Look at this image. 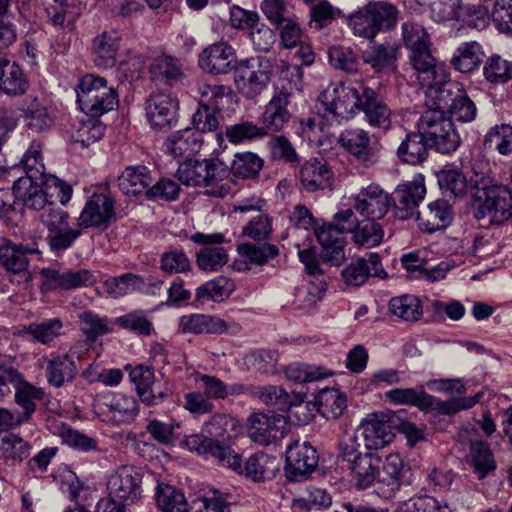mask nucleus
<instances>
[{
    "label": "nucleus",
    "mask_w": 512,
    "mask_h": 512,
    "mask_svg": "<svg viewBox=\"0 0 512 512\" xmlns=\"http://www.w3.org/2000/svg\"><path fill=\"white\" fill-rule=\"evenodd\" d=\"M475 198L480 202L475 217H488L490 223L502 224L512 217V192L489 175L477 172L471 177Z\"/></svg>",
    "instance_id": "1"
},
{
    "label": "nucleus",
    "mask_w": 512,
    "mask_h": 512,
    "mask_svg": "<svg viewBox=\"0 0 512 512\" xmlns=\"http://www.w3.org/2000/svg\"><path fill=\"white\" fill-rule=\"evenodd\" d=\"M229 175L227 167L218 159H188L177 169L176 177L187 186L211 187L208 195L222 198L229 193L230 188L219 185Z\"/></svg>",
    "instance_id": "2"
},
{
    "label": "nucleus",
    "mask_w": 512,
    "mask_h": 512,
    "mask_svg": "<svg viewBox=\"0 0 512 512\" xmlns=\"http://www.w3.org/2000/svg\"><path fill=\"white\" fill-rule=\"evenodd\" d=\"M398 14L397 7L390 2L370 1L349 15L348 25L354 35L372 41L380 31L396 27Z\"/></svg>",
    "instance_id": "3"
},
{
    "label": "nucleus",
    "mask_w": 512,
    "mask_h": 512,
    "mask_svg": "<svg viewBox=\"0 0 512 512\" xmlns=\"http://www.w3.org/2000/svg\"><path fill=\"white\" fill-rule=\"evenodd\" d=\"M386 398L399 405L416 406L422 411H437L442 414L452 415L460 410L473 407L480 401L483 392H478L472 397L452 398L441 401L425 392L423 387L416 388H395L386 392Z\"/></svg>",
    "instance_id": "4"
},
{
    "label": "nucleus",
    "mask_w": 512,
    "mask_h": 512,
    "mask_svg": "<svg viewBox=\"0 0 512 512\" xmlns=\"http://www.w3.org/2000/svg\"><path fill=\"white\" fill-rule=\"evenodd\" d=\"M431 148L450 154L461 145V137L451 117L440 111H424L416 123Z\"/></svg>",
    "instance_id": "5"
},
{
    "label": "nucleus",
    "mask_w": 512,
    "mask_h": 512,
    "mask_svg": "<svg viewBox=\"0 0 512 512\" xmlns=\"http://www.w3.org/2000/svg\"><path fill=\"white\" fill-rule=\"evenodd\" d=\"M359 448L356 438L349 437L340 442L338 458L353 474L356 486L366 489L378 480L381 459L376 453H363Z\"/></svg>",
    "instance_id": "6"
},
{
    "label": "nucleus",
    "mask_w": 512,
    "mask_h": 512,
    "mask_svg": "<svg viewBox=\"0 0 512 512\" xmlns=\"http://www.w3.org/2000/svg\"><path fill=\"white\" fill-rule=\"evenodd\" d=\"M369 87L362 83L346 84L343 82L328 85L320 94L319 102L327 115L338 122L352 118L360 111L364 100L363 89Z\"/></svg>",
    "instance_id": "7"
},
{
    "label": "nucleus",
    "mask_w": 512,
    "mask_h": 512,
    "mask_svg": "<svg viewBox=\"0 0 512 512\" xmlns=\"http://www.w3.org/2000/svg\"><path fill=\"white\" fill-rule=\"evenodd\" d=\"M43 185L59 188L62 193L61 202L64 203L70 199L72 188L55 176H48L45 182L32 181L29 178H18L14 182V191L18 200L26 208L31 210L43 211L51 203L47 199Z\"/></svg>",
    "instance_id": "8"
},
{
    "label": "nucleus",
    "mask_w": 512,
    "mask_h": 512,
    "mask_svg": "<svg viewBox=\"0 0 512 512\" xmlns=\"http://www.w3.org/2000/svg\"><path fill=\"white\" fill-rule=\"evenodd\" d=\"M339 143L366 168L375 166L380 161L382 145L379 139L361 128L346 129L339 136Z\"/></svg>",
    "instance_id": "9"
},
{
    "label": "nucleus",
    "mask_w": 512,
    "mask_h": 512,
    "mask_svg": "<svg viewBox=\"0 0 512 512\" xmlns=\"http://www.w3.org/2000/svg\"><path fill=\"white\" fill-rule=\"evenodd\" d=\"M141 470L132 465L118 467L107 480L109 497L118 499L128 504L138 502L142 497Z\"/></svg>",
    "instance_id": "10"
},
{
    "label": "nucleus",
    "mask_w": 512,
    "mask_h": 512,
    "mask_svg": "<svg viewBox=\"0 0 512 512\" xmlns=\"http://www.w3.org/2000/svg\"><path fill=\"white\" fill-rule=\"evenodd\" d=\"M435 73L436 76L429 79V82L420 84L426 88V106L428 108L426 111H440L442 114H446L463 85L450 80L446 70H438Z\"/></svg>",
    "instance_id": "11"
},
{
    "label": "nucleus",
    "mask_w": 512,
    "mask_h": 512,
    "mask_svg": "<svg viewBox=\"0 0 512 512\" xmlns=\"http://www.w3.org/2000/svg\"><path fill=\"white\" fill-rule=\"evenodd\" d=\"M43 280L41 291L48 293L55 290H75L90 287L96 283V276L88 269L43 268L40 271Z\"/></svg>",
    "instance_id": "12"
},
{
    "label": "nucleus",
    "mask_w": 512,
    "mask_h": 512,
    "mask_svg": "<svg viewBox=\"0 0 512 512\" xmlns=\"http://www.w3.org/2000/svg\"><path fill=\"white\" fill-rule=\"evenodd\" d=\"M190 240L203 246L196 255V264L200 270L214 272L227 263V252L220 246L227 241L224 233L197 232L190 236Z\"/></svg>",
    "instance_id": "13"
},
{
    "label": "nucleus",
    "mask_w": 512,
    "mask_h": 512,
    "mask_svg": "<svg viewBox=\"0 0 512 512\" xmlns=\"http://www.w3.org/2000/svg\"><path fill=\"white\" fill-rule=\"evenodd\" d=\"M182 444L191 452H196L205 458H214L220 466L233 470H241V459L226 444H220L218 440L202 434L187 436Z\"/></svg>",
    "instance_id": "14"
},
{
    "label": "nucleus",
    "mask_w": 512,
    "mask_h": 512,
    "mask_svg": "<svg viewBox=\"0 0 512 512\" xmlns=\"http://www.w3.org/2000/svg\"><path fill=\"white\" fill-rule=\"evenodd\" d=\"M130 381L135 385L137 395L147 406H156L163 403L171 394L167 385H161L156 380L154 371L144 365H137L129 373Z\"/></svg>",
    "instance_id": "15"
},
{
    "label": "nucleus",
    "mask_w": 512,
    "mask_h": 512,
    "mask_svg": "<svg viewBox=\"0 0 512 512\" xmlns=\"http://www.w3.org/2000/svg\"><path fill=\"white\" fill-rule=\"evenodd\" d=\"M318 454L307 442L295 441L286 449V474L294 481H299L312 473L318 466Z\"/></svg>",
    "instance_id": "16"
},
{
    "label": "nucleus",
    "mask_w": 512,
    "mask_h": 512,
    "mask_svg": "<svg viewBox=\"0 0 512 512\" xmlns=\"http://www.w3.org/2000/svg\"><path fill=\"white\" fill-rule=\"evenodd\" d=\"M392 202V196L379 185L370 184L355 196L353 208L368 219L379 220L389 212Z\"/></svg>",
    "instance_id": "17"
},
{
    "label": "nucleus",
    "mask_w": 512,
    "mask_h": 512,
    "mask_svg": "<svg viewBox=\"0 0 512 512\" xmlns=\"http://www.w3.org/2000/svg\"><path fill=\"white\" fill-rule=\"evenodd\" d=\"M248 423L249 437L261 445L282 439L286 434V420L281 414L254 413Z\"/></svg>",
    "instance_id": "18"
},
{
    "label": "nucleus",
    "mask_w": 512,
    "mask_h": 512,
    "mask_svg": "<svg viewBox=\"0 0 512 512\" xmlns=\"http://www.w3.org/2000/svg\"><path fill=\"white\" fill-rule=\"evenodd\" d=\"M198 63L199 67L208 74H227L237 69L236 52L227 42H215L199 54Z\"/></svg>",
    "instance_id": "19"
},
{
    "label": "nucleus",
    "mask_w": 512,
    "mask_h": 512,
    "mask_svg": "<svg viewBox=\"0 0 512 512\" xmlns=\"http://www.w3.org/2000/svg\"><path fill=\"white\" fill-rule=\"evenodd\" d=\"M114 219V200L105 193H93L78 218V224L82 228L106 229Z\"/></svg>",
    "instance_id": "20"
},
{
    "label": "nucleus",
    "mask_w": 512,
    "mask_h": 512,
    "mask_svg": "<svg viewBox=\"0 0 512 512\" xmlns=\"http://www.w3.org/2000/svg\"><path fill=\"white\" fill-rule=\"evenodd\" d=\"M179 102L170 94L154 92L146 100L148 122L154 129H168L176 121Z\"/></svg>",
    "instance_id": "21"
},
{
    "label": "nucleus",
    "mask_w": 512,
    "mask_h": 512,
    "mask_svg": "<svg viewBox=\"0 0 512 512\" xmlns=\"http://www.w3.org/2000/svg\"><path fill=\"white\" fill-rule=\"evenodd\" d=\"M75 357L76 353L69 350L64 354L52 355L51 358L39 359V365L45 369L46 380L50 386L60 388L75 379L78 374Z\"/></svg>",
    "instance_id": "22"
},
{
    "label": "nucleus",
    "mask_w": 512,
    "mask_h": 512,
    "mask_svg": "<svg viewBox=\"0 0 512 512\" xmlns=\"http://www.w3.org/2000/svg\"><path fill=\"white\" fill-rule=\"evenodd\" d=\"M359 431L363 436L365 447L369 450L382 449L394 438L390 417L382 412L369 414L361 422Z\"/></svg>",
    "instance_id": "23"
},
{
    "label": "nucleus",
    "mask_w": 512,
    "mask_h": 512,
    "mask_svg": "<svg viewBox=\"0 0 512 512\" xmlns=\"http://www.w3.org/2000/svg\"><path fill=\"white\" fill-rule=\"evenodd\" d=\"M343 281L348 286H362L370 277H387L383 269L380 256L377 253H369L367 257H359L347 264L341 272Z\"/></svg>",
    "instance_id": "24"
},
{
    "label": "nucleus",
    "mask_w": 512,
    "mask_h": 512,
    "mask_svg": "<svg viewBox=\"0 0 512 512\" xmlns=\"http://www.w3.org/2000/svg\"><path fill=\"white\" fill-rule=\"evenodd\" d=\"M38 243H15L9 239H3L0 244V265L13 274H20L28 269L27 256L39 254Z\"/></svg>",
    "instance_id": "25"
},
{
    "label": "nucleus",
    "mask_w": 512,
    "mask_h": 512,
    "mask_svg": "<svg viewBox=\"0 0 512 512\" xmlns=\"http://www.w3.org/2000/svg\"><path fill=\"white\" fill-rule=\"evenodd\" d=\"M179 330L183 333L193 334H223L226 332L235 334L241 330V326L226 322L216 316L191 314L180 318Z\"/></svg>",
    "instance_id": "26"
},
{
    "label": "nucleus",
    "mask_w": 512,
    "mask_h": 512,
    "mask_svg": "<svg viewBox=\"0 0 512 512\" xmlns=\"http://www.w3.org/2000/svg\"><path fill=\"white\" fill-rule=\"evenodd\" d=\"M425 194L426 188L423 179H414L398 185L392 196L396 217L401 220L412 217L414 210L424 199Z\"/></svg>",
    "instance_id": "27"
},
{
    "label": "nucleus",
    "mask_w": 512,
    "mask_h": 512,
    "mask_svg": "<svg viewBox=\"0 0 512 512\" xmlns=\"http://www.w3.org/2000/svg\"><path fill=\"white\" fill-rule=\"evenodd\" d=\"M292 92L282 87L276 91L262 114L266 132H278L289 122L291 115L287 109Z\"/></svg>",
    "instance_id": "28"
},
{
    "label": "nucleus",
    "mask_w": 512,
    "mask_h": 512,
    "mask_svg": "<svg viewBox=\"0 0 512 512\" xmlns=\"http://www.w3.org/2000/svg\"><path fill=\"white\" fill-rule=\"evenodd\" d=\"M316 236L322 246L320 254L322 261L336 266L340 265L345 258L344 232L330 224L317 229Z\"/></svg>",
    "instance_id": "29"
},
{
    "label": "nucleus",
    "mask_w": 512,
    "mask_h": 512,
    "mask_svg": "<svg viewBox=\"0 0 512 512\" xmlns=\"http://www.w3.org/2000/svg\"><path fill=\"white\" fill-rule=\"evenodd\" d=\"M249 60L242 61L241 67L238 69V74L235 77V84L240 94L247 99H254L259 96L267 87L270 81V74L268 71L248 65Z\"/></svg>",
    "instance_id": "30"
},
{
    "label": "nucleus",
    "mask_w": 512,
    "mask_h": 512,
    "mask_svg": "<svg viewBox=\"0 0 512 512\" xmlns=\"http://www.w3.org/2000/svg\"><path fill=\"white\" fill-rule=\"evenodd\" d=\"M151 80L158 85L173 87L183 81L185 73L178 58L170 55L157 56L149 66Z\"/></svg>",
    "instance_id": "31"
},
{
    "label": "nucleus",
    "mask_w": 512,
    "mask_h": 512,
    "mask_svg": "<svg viewBox=\"0 0 512 512\" xmlns=\"http://www.w3.org/2000/svg\"><path fill=\"white\" fill-rule=\"evenodd\" d=\"M153 182L150 169L144 165L126 167L118 178L119 189L126 196L144 195L147 198Z\"/></svg>",
    "instance_id": "32"
},
{
    "label": "nucleus",
    "mask_w": 512,
    "mask_h": 512,
    "mask_svg": "<svg viewBox=\"0 0 512 512\" xmlns=\"http://www.w3.org/2000/svg\"><path fill=\"white\" fill-rule=\"evenodd\" d=\"M452 218V207L443 199L435 200L425 210L417 212L419 227L428 233L446 228L452 221Z\"/></svg>",
    "instance_id": "33"
},
{
    "label": "nucleus",
    "mask_w": 512,
    "mask_h": 512,
    "mask_svg": "<svg viewBox=\"0 0 512 512\" xmlns=\"http://www.w3.org/2000/svg\"><path fill=\"white\" fill-rule=\"evenodd\" d=\"M364 100L360 111H363L367 122L372 127L387 129L391 124V109L372 89H363Z\"/></svg>",
    "instance_id": "34"
},
{
    "label": "nucleus",
    "mask_w": 512,
    "mask_h": 512,
    "mask_svg": "<svg viewBox=\"0 0 512 512\" xmlns=\"http://www.w3.org/2000/svg\"><path fill=\"white\" fill-rule=\"evenodd\" d=\"M399 54V45L391 42H384L368 47L362 53V60L374 71H394Z\"/></svg>",
    "instance_id": "35"
},
{
    "label": "nucleus",
    "mask_w": 512,
    "mask_h": 512,
    "mask_svg": "<svg viewBox=\"0 0 512 512\" xmlns=\"http://www.w3.org/2000/svg\"><path fill=\"white\" fill-rule=\"evenodd\" d=\"M428 147L430 146L424 135L417 129L406 134L397 148L396 155L402 163L415 166L427 159Z\"/></svg>",
    "instance_id": "36"
},
{
    "label": "nucleus",
    "mask_w": 512,
    "mask_h": 512,
    "mask_svg": "<svg viewBox=\"0 0 512 512\" xmlns=\"http://www.w3.org/2000/svg\"><path fill=\"white\" fill-rule=\"evenodd\" d=\"M25 125L32 131L42 132L50 128L53 119L46 105L34 96H27L19 107Z\"/></svg>",
    "instance_id": "37"
},
{
    "label": "nucleus",
    "mask_w": 512,
    "mask_h": 512,
    "mask_svg": "<svg viewBox=\"0 0 512 512\" xmlns=\"http://www.w3.org/2000/svg\"><path fill=\"white\" fill-rule=\"evenodd\" d=\"M332 175V171L323 159H311L300 169V181L309 192L329 187Z\"/></svg>",
    "instance_id": "38"
},
{
    "label": "nucleus",
    "mask_w": 512,
    "mask_h": 512,
    "mask_svg": "<svg viewBox=\"0 0 512 512\" xmlns=\"http://www.w3.org/2000/svg\"><path fill=\"white\" fill-rule=\"evenodd\" d=\"M484 51L476 41L463 42L454 51L451 66L460 73H471L483 62Z\"/></svg>",
    "instance_id": "39"
},
{
    "label": "nucleus",
    "mask_w": 512,
    "mask_h": 512,
    "mask_svg": "<svg viewBox=\"0 0 512 512\" xmlns=\"http://www.w3.org/2000/svg\"><path fill=\"white\" fill-rule=\"evenodd\" d=\"M93 61L102 69L112 68L119 49L118 37L109 32L96 36L92 42Z\"/></svg>",
    "instance_id": "40"
},
{
    "label": "nucleus",
    "mask_w": 512,
    "mask_h": 512,
    "mask_svg": "<svg viewBox=\"0 0 512 512\" xmlns=\"http://www.w3.org/2000/svg\"><path fill=\"white\" fill-rule=\"evenodd\" d=\"M9 383L10 382L7 384ZM12 383L19 384L15 391V402L22 408V411L17 412V422H27L31 419L32 414L36 410L35 400H41L44 396V391L42 388H37L28 382L23 381L21 374L20 380Z\"/></svg>",
    "instance_id": "41"
},
{
    "label": "nucleus",
    "mask_w": 512,
    "mask_h": 512,
    "mask_svg": "<svg viewBox=\"0 0 512 512\" xmlns=\"http://www.w3.org/2000/svg\"><path fill=\"white\" fill-rule=\"evenodd\" d=\"M467 462L473 467L478 479H484L497 467L489 444L481 440H470Z\"/></svg>",
    "instance_id": "42"
},
{
    "label": "nucleus",
    "mask_w": 512,
    "mask_h": 512,
    "mask_svg": "<svg viewBox=\"0 0 512 512\" xmlns=\"http://www.w3.org/2000/svg\"><path fill=\"white\" fill-rule=\"evenodd\" d=\"M99 408L112 413L115 422H129L138 413L137 404L131 397L122 394H108L99 400Z\"/></svg>",
    "instance_id": "43"
},
{
    "label": "nucleus",
    "mask_w": 512,
    "mask_h": 512,
    "mask_svg": "<svg viewBox=\"0 0 512 512\" xmlns=\"http://www.w3.org/2000/svg\"><path fill=\"white\" fill-rule=\"evenodd\" d=\"M197 91L200 105L220 112L232 103L234 97L231 87L223 84L200 83Z\"/></svg>",
    "instance_id": "44"
},
{
    "label": "nucleus",
    "mask_w": 512,
    "mask_h": 512,
    "mask_svg": "<svg viewBox=\"0 0 512 512\" xmlns=\"http://www.w3.org/2000/svg\"><path fill=\"white\" fill-rule=\"evenodd\" d=\"M318 412L326 419H338L347 408L346 395L335 387H325L316 396Z\"/></svg>",
    "instance_id": "45"
},
{
    "label": "nucleus",
    "mask_w": 512,
    "mask_h": 512,
    "mask_svg": "<svg viewBox=\"0 0 512 512\" xmlns=\"http://www.w3.org/2000/svg\"><path fill=\"white\" fill-rule=\"evenodd\" d=\"M245 475L255 482L272 479L279 471L276 457L265 453H255L248 458L244 467Z\"/></svg>",
    "instance_id": "46"
},
{
    "label": "nucleus",
    "mask_w": 512,
    "mask_h": 512,
    "mask_svg": "<svg viewBox=\"0 0 512 512\" xmlns=\"http://www.w3.org/2000/svg\"><path fill=\"white\" fill-rule=\"evenodd\" d=\"M201 146L202 140L191 128L175 132L164 143L165 150L173 157L197 153Z\"/></svg>",
    "instance_id": "47"
},
{
    "label": "nucleus",
    "mask_w": 512,
    "mask_h": 512,
    "mask_svg": "<svg viewBox=\"0 0 512 512\" xmlns=\"http://www.w3.org/2000/svg\"><path fill=\"white\" fill-rule=\"evenodd\" d=\"M409 58L420 84L429 82V79L436 76V71L446 70L444 66L436 63V59L431 53L430 46L410 51Z\"/></svg>",
    "instance_id": "48"
},
{
    "label": "nucleus",
    "mask_w": 512,
    "mask_h": 512,
    "mask_svg": "<svg viewBox=\"0 0 512 512\" xmlns=\"http://www.w3.org/2000/svg\"><path fill=\"white\" fill-rule=\"evenodd\" d=\"M237 428L236 418L224 413H215L203 424V431L209 438L218 440L220 444L230 440Z\"/></svg>",
    "instance_id": "49"
},
{
    "label": "nucleus",
    "mask_w": 512,
    "mask_h": 512,
    "mask_svg": "<svg viewBox=\"0 0 512 512\" xmlns=\"http://www.w3.org/2000/svg\"><path fill=\"white\" fill-rule=\"evenodd\" d=\"M20 164L25 171V176L20 178H29L32 181L45 182L50 174H46V168L42 158V145L37 141H32L29 148L21 158Z\"/></svg>",
    "instance_id": "50"
},
{
    "label": "nucleus",
    "mask_w": 512,
    "mask_h": 512,
    "mask_svg": "<svg viewBox=\"0 0 512 512\" xmlns=\"http://www.w3.org/2000/svg\"><path fill=\"white\" fill-rule=\"evenodd\" d=\"M156 502L162 512H188L189 504L182 491L160 483L156 488Z\"/></svg>",
    "instance_id": "51"
},
{
    "label": "nucleus",
    "mask_w": 512,
    "mask_h": 512,
    "mask_svg": "<svg viewBox=\"0 0 512 512\" xmlns=\"http://www.w3.org/2000/svg\"><path fill=\"white\" fill-rule=\"evenodd\" d=\"M284 374L289 381L297 384L316 382L333 375L324 366H315L305 363H292L285 367Z\"/></svg>",
    "instance_id": "52"
},
{
    "label": "nucleus",
    "mask_w": 512,
    "mask_h": 512,
    "mask_svg": "<svg viewBox=\"0 0 512 512\" xmlns=\"http://www.w3.org/2000/svg\"><path fill=\"white\" fill-rule=\"evenodd\" d=\"M482 145L485 150H494L504 156L512 154V126L500 124L491 127L485 134Z\"/></svg>",
    "instance_id": "53"
},
{
    "label": "nucleus",
    "mask_w": 512,
    "mask_h": 512,
    "mask_svg": "<svg viewBox=\"0 0 512 512\" xmlns=\"http://www.w3.org/2000/svg\"><path fill=\"white\" fill-rule=\"evenodd\" d=\"M31 445L18 434L10 433L1 438L0 452L6 462L21 463L31 453Z\"/></svg>",
    "instance_id": "54"
},
{
    "label": "nucleus",
    "mask_w": 512,
    "mask_h": 512,
    "mask_svg": "<svg viewBox=\"0 0 512 512\" xmlns=\"http://www.w3.org/2000/svg\"><path fill=\"white\" fill-rule=\"evenodd\" d=\"M46 16L51 24L56 27L73 25L80 16V8L67 0H53L45 7Z\"/></svg>",
    "instance_id": "55"
},
{
    "label": "nucleus",
    "mask_w": 512,
    "mask_h": 512,
    "mask_svg": "<svg viewBox=\"0 0 512 512\" xmlns=\"http://www.w3.org/2000/svg\"><path fill=\"white\" fill-rule=\"evenodd\" d=\"M118 105V95L113 87L102 89L98 96L88 98L85 102L79 104L80 109L86 115L92 118H98L103 114L113 110Z\"/></svg>",
    "instance_id": "56"
},
{
    "label": "nucleus",
    "mask_w": 512,
    "mask_h": 512,
    "mask_svg": "<svg viewBox=\"0 0 512 512\" xmlns=\"http://www.w3.org/2000/svg\"><path fill=\"white\" fill-rule=\"evenodd\" d=\"M234 289L233 282L223 276L207 281L196 289V300L221 302L228 298Z\"/></svg>",
    "instance_id": "57"
},
{
    "label": "nucleus",
    "mask_w": 512,
    "mask_h": 512,
    "mask_svg": "<svg viewBox=\"0 0 512 512\" xmlns=\"http://www.w3.org/2000/svg\"><path fill=\"white\" fill-rule=\"evenodd\" d=\"M483 76L491 84H506L512 80V61L499 54L487 58L483 66Z\"/></svg>",
    "instance_id": "58"
},
{
    "label": "nucleus",
    "mask_w": 512,
    "mask_h": 512,
    "mask_svg": "<svg viewBox=\"0 0 512 512\" xmlns=\"http://www.w3.org/2000/svg\"><path fill=\"white\" fill-rule=\"evenodd\" d=\"M389 311L398 318L409 322L418 321L423 314L420 300L413 295L392 298L389 301Z\"/></svg>",
    "instance_id": "59"
},
{
    "label": "nucleus",
    "mask_w": 512,
    "mask_h": 512,
    "mask_svg": "<svg viewBox=\"0 0 512 512\" xmlns=\"http://www.w3.org/2000/svg\"><path fill=\"white\" fill-rule=\"evenodd\" d=\"M383 237L384 230L381 224L368 218L357 223L352 232L354 243L367 248L379 245L382 242Z\"/></svg>",
    "instance_id": "60"
},
{
    "label": "nucleus",
    "mask_w": 512,
    "mask_h": 512,
    "mask_svg": "<svg viewBox=\"0 0 512 512\" xmlns=\"http://www.w3.org/2000/svg\"><path fill=\"white\" fill-rule=\"evenodd\" d=\"M141 277L126 273L116 277H110L103 283L106 293L112 298H120L131 294L143 286Z\"/></svg>",
    "instance_id": "61"
},
{
    "label": "nucleus",
    "mask_w": 512,
    "mask_h": 512,
    "mask_svg": "<svg viewBox=\"0 0 512 512\" xmlns=\"http://www.w3.org/2000/svg\"><path fill=\"white\" fill-rule=\"evenodd\" d=\"M251 395L262 403L279 411H286L290 406V397L285 389L275 385L253 386Z\"/></svg>",
    "instance_id": "62"
},
{
    "label": "nucleus",
    "mask_w": 512,
    "mask_h": 512,
    "mask_svg": "<svg viewBox=\"0 0 512 512\" xmlns=\"http://www.w3.org/2000/svg\"><path fill=\"white\" fill-rule=\"evenodd\" d=\"M62 328L63 322L59 318H50L42 322L30 323L26 332L35 341L47 345L60 336Z\"/></svg>",
    "instance_id": "63"
},
{
    "label": "nucleus",
    "mask_w": 512,
    "mask_h": 512,
    "mask_svg": "<svg viewBox=\"0 0 512 512\" xmlns=\"http://www.w3.org/2000/svg\"><path fill=\"white\" fill-rule=\"evenodd\" d=\"M267 135L265 128L251 121H241L226 127L225 136L233 144L252 141Z\"/></svg>",
    "instance_id": "64"
}]
</instances>
